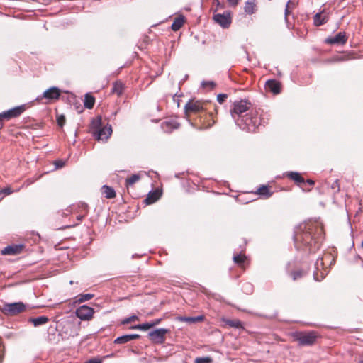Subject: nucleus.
I'll use <instances>...</instances> for the list:
<instances>
[{"label":"nucleus","instance_id":"nucleus-1","mask_svg":"<svg viewBox=\"0 0 363 363\" xmlns=\"http://www.w3.org/2000/svg\"><path fill=\"white\" fill-rule=\"evenodd\" d=\"M236 123L243 130L254 132L260 125V120L255 111L245 114L242 118H238Z\"/></svg>","mask_w":363,"mask_h":363},{"label":"nucleus","instance_id":"nucleus-2","mask_svg":"<svg viewBox=\"0 0 363 363\" xmlns=\"http://www.w3.org/2000/svg\"><path fill=\"white\" fill-rule=\"evenodd\" d=\"M250 104L247 101L241 100L233 104V108L230 110V114L236 121L238 118H242L246 111L250 108Z\"/></svg>","mask_w":363,"mask_h":363},{"label":"nucleus","instance_id":"nucleus-3","mask_svg":"<svg viewBox=\"0 0 363 363\" xmlns=\"http://www.w3.org/2000/svg\"><path fill=\"white\" fill-rule=\"evenodd\" d=\"M26 309V306L22 302H16L12 303H4L2 306L1 311L8 315H17Z\"/></svg>","mask_w":363,"mask_h":363},{"label":"nucleus","instance_id":"nucleus-4","mask_svg":"<svg viewBox=\"0 0 363 363\" xmlns=\"http://www.w3.org/2000/svg\"><path fill=\"white\" fill-rule=\"evenodd\" d=\"M294 336L301 345H313L317 338V335L315 332L297 333Z\"/></svg>","mask_w":363,"mask_h":363},{"label":"nucleus","instance_id":"nucleus-5","mask_svg":"<svg viewBox=\"0 0 363 363\" xmlns=\"http://www.w3.org/2000/svg\"><path fill=\"white\" fill-rule=\"evenodd\" d=\"M94 313V308L83 305L76 310V315L82 320H89L92 318Z\"/></svg>","mask_w":363,"mask_h":363},{"label":"nucleus","instance_id":"nucleus-6","mask_svg":"<svg viewBox=\"0 0 363 363\" xmlns=\"http://www.w3.org/2000/svg\"><path fill=\"white\" fill-rule=\"evenodd\" d=\"M112 131L111 125L108 124L97 130H94L93 135L97 140L106 141L111 135Z\"/></svg>","mask_w":363,"mask_h":363},{"label":"nucleus","instance_id":"nucleus-7","mask_svg":"<svg viewBox=\"0 0 363 363\" xmlns=\"http://www.w3.org/2000/svg\"><path fill=\"white\" fill-rule=\"evenodd\" d=\"M169 333V330L165 328H159L149 333L150 339L155 343H163L164 336Z\"/></svg>","mask_w":363,"mask_h":363},{"label":"nucleus","instance_id":"nucleus-8","mask_svg":"<svg viewBox=\"0 0 363 363\" xmlns=\"http://www.w3.org/2000/svg\"><path fill=\"white\" fill-rule=\"evenodd\" d=\"M213 19L222 28H227L231 23V16L229 12L224 13H217L213 16Z\"/></svg>","mask_w":363,"mask_h":363},{"label":"nucleus","instance_id":"nucleus-9","mask_svg":"<svg viewBox=\"0 0 363 363\" xmlns=\"http://www.w3.org/2000/svg\"><path fill=\"white\" fill-rule=\"evenodd\" d=\"M60 96V91L57 87L53 86L43 92L41 98H45L49 100L58 99ZM40 97H38L37 99L39 100Z\"/></svg>","mask_w":363,"mask_h":363},{"label":"nucleus","instance_id":"nucleus-10","mask_svg":"<svg viewBox=\"0 0 363 363\" xmlns=\"http://www.w3.org/2000/svg\"><path fill=\"white\" fill-rule=\"evenodd\" d=\"M203 109L202 104L199 101H189L184 107L185 113L189 114L190 113L199 112Z\"/></svg>","mask_w":363,"mask_h":363},{"label":"nucleus","instance_id":"nucleus-11","mask_svg":"<svg viewBox=\"0 0 363 363\" xmlns=\"http://www.w3.org/2000/svg\"><path fill=\"white\" fill-rule=\"evenodd\" d=\"M326 43L329 44H345L347 41V37L345 33H339L335 37L326 39Z\"/></svg>","mask_w":363,"mask_h":363},{"label":"nucleus","instance_id":"nucleus-12","mask_svg":"<svg viewBox=\"0 0 363 363\" xmlns=\"http://www.w3.org/2000/svg\"><path fill=\"white\" fill-rule=\"evenodd\" d=\"M23 247V245H12L6 247L2 250L3 255H16L21 252Z\"/></svg>","mask_w":363,"mask_h":363},{"label":"nucleus","instance_id":"nucleus-13","mask_svg":"<svg viewBox=\"0 0 363 363\" xmlns=\"http://www.w3.org/2000/svg\"><path fill=\"white\" fill-rule=\"evenodd\" d=\"M162 128L164 132H171L179 128V123L174 120H169L162 123Z\"/></svg>","mask_w":363,"mask_h":363},{"label":"nucleus","instance_id":"nucleus-14","mask_svg":"<svg viewBox=\"0 0 363 363\" xmlns=\"http://www.w3.org/2000/svg\"><path fill=\"white\" fill-rule=\"evenodd\" d=\"M140 337V335L138 334H130V335H125L121 337H117L114 342L116 344H123L128 342H130L131 340L138 339Z\"/></svg>","mask_w":363,"mask_h":363},{"label":"nucleus","instance_id":"nucleus-15","mask_svg":"<svg viewBox=\"0 0 363 363\" xmlns=\"http://www.w3.org/2000/svg\"><path fill=\"white\" fill-rule=\"evenodd\" d=\"M24 111V106H19L6 111V115L8 116V118L9 120L12 118H16L20 116Z\"/></svg>","mask_w":363,"mask_h":363},{"label":"nucleus","instance_id":"nucleus-16","mask_svg":"<svg viewBox=\"0 0 363 363\" xmlns=\"http://www.w3.org/2000/svg\"><path fill=\"white\" fill-rule=\"evenodd\" d=\"M245 12L247 14H253L256 11V1L248 0L245 2L244 6Z\"/></svg>","mask_w":363,"mask_h":363},{"label":"nucleus","instance_id":"nucleus-17","mask_svg":"<svg viewBox=\"0 0 363 363\" xmlns=\"http://www.w3.org/2000/svg\"><path fill=\"white\" fill-rule=\"evenodd\" d=\"M160 196L161 194L159 191L150 192L147 198L145 199V201L147 204H152L157 201L160 199Z\"/></svg>","mask_w":363,"mask_h":363},{"label":"nucleus","instance_id":"nucleus-18","mask_svg":"<svg viewBox=\"0 0 363 363\" xmlns=\"http://www.w3.org/2000/svg\"><path fill=\"white\" fill-rule=\"evenodd\" d=\"M267 86L268 89L275 94L280 92V84L275 80H268Z\"/></svg>","mask_w":363,"mask_h":363},{"label":"nucleus","instance_id":"nucleus-19","mask_svg":"<svg viewBox=\"0 0 363 363\" xmlns=\"http://www.w3.org/2000/svg\"><path fill=\"white\" fill-rule=\"evenodd\" d=\"M328 21V16L318 13L314 16V24L317 26H321Z\"/></svg>","mask_w":363,"mask_h":363},{"label":"nucleus","instance_id":"nucleus-20","mask_svg":"<svg viewBox=\"0 0 363 363\" xmlns=\"http://www.w3.org/2000/svg\"><path fill=\"white\" fill-rule=\"evenodd\" d=\"M287 177L298 184H301L304 182V179L301 176V174L296 172H287Z\"/></svg>","mask_w":363,"mask_h":363},{"label":"nucleus","instance_id":"nucleus-21","mask_svg":"<svg viewBox=\"0 0 363 363\" xmlns=\"http://www.w3.org/2000/svg\"><path fill=\"white\" fill-rule=\"evenodd\" d=\"M30 321L33 324L35 327H38L47 323L48 318L46 316H40L38 318H30Z\"/></svg>","mask_w":363,"mask_h":363},{"label":"nucleus","instance_id":"nucleus-22","mask_svg":"<svg viewBox=\"0 0 363 363\" xmlns=\"http://www.w3.org/2000/svg\"><path fill=\"white\" fill-rule=\"evenodd\" d=\"M184 23V20L183 17H177L172 24V29L174 31L179 30L183 26Z\"/></svg>","mask_w":363,"mask_h":363},{"label":"nucleus","instance_id":"nucleus-23","mask_svg":"<svg viewBox=\"0 0 363 363\" xmlns=\"http://www.w3.org/2000/svg\"><path fill=\"white\" fill-rule=\"evenodd\" d=\"M103 194L105 195V197L107 199H113L116 196V192L112 187L104 185L102 187Z\"/></svg>","mask_w":363,"mask_h":363},{"label":"nucleus","instance_id":"nucleus-24","mask_svg":"<svg viewBox=\"0 0 363 363\" xmlns=\"http://www.w3.org/2000/svg\"><path fill=\"white\" fill-rule=\"evenodd\" d=\"M102 122H101V117L100 116H97L96 118H94L91 123V129L92 131V133L94 130H97L101 128Z\"/></svg>","mask_w":363,"mask_h":363},{"label":"nucleus","instance_id":"nucleus-25","mask_svg":"<svg viewBox=\"0 0 363 363\" xmlns=\"http://www.w3.org/2000/svg\"><path fill=\"white\" fill-rule=\"evenodd\" d=\"M94 98L89 94H86L84 102V106L86 108L91 109L94 107Z\"/></svg>","mask_w":363,"mask_h":363},{"label":"nucleus","instance_id":"nucleus-26","mask_svg":"<svg viewBox=\"0 0 363 363\" xmlns=\"http://www.w3.org/2000/svg\"><path fill=\"white\" fill-rule=\"evenodd\" d=\"M225 323H226V325H228L230 327H233V328H242V323L238 319L226 320H225Z\"/></svg>","mask_w":363,"mask_h":363},{"label":"nucleus","instance_id":"nucleus-27","mask_svg":"<svg viewBox=\"0 0 363 363\" xmlns=\"http://www.w3.org/2000/svg\"><path fill=\"white\" fill-rule=\"evenodd\" d=\"M151 328H153V325L151 324L150 322L143 324H138L131 327L132 329H137L140 330H147Z\"/></svg>","mask_w":363,"mask_h":363},{"label":"nucleus","instance_id":"nucleus-28","mask_svg":"<svg viewBox=\"0 0 363 363\" xmlns=\"http://www.w3.org/2000/svg\"><path fill=\"white\" fill-rule=\"evenodd\" d=\"M123 86L121 82H116L113 86L112 91L117 95H121L123 92Z\"/></svg>","mask_w":363,"mask_h":363},{"label":"nucleus","instance_id":"nucleus-29","mask_svg":"<svg viewBox=\"0 0 363 363\" xmlns=\"http://www.w3.org/2000/svg\"><path fill=\"white\" fill-rule=\"evenodd\" d=\"M257 194L259 195L265 196L266 197H269L272 194L269 192V190L267 186H262L257 189Z\"/></svg>","mask_w":363,"mask_h":363},{"label":"nucleus","instance_id":"nucleus-30","mask_svg":"<svg viewBox=\"0 0 363 363\" xmlns=\"http://www.w3.org/2000/svg\"><path fill=\"white\" fill-rule=\"evenodd\" d=\"M140 176L138 174H133L129 178L126 179V185H133L136 183L140 179Z\"/></svg>","mask_w":363,"mask_h":363},{"label":"nucleus","instance_id":"nucleus-31","mask_svg":"<svg viewBox=\"0 0 363 363\" xmlns=\"http://www.w3.org/2000/svg\"><path fill=\"white\" fill-rule=\"evenodd\" d=\"M246 257L242 255H236L233 257V261L238 264H242L245 262Z\"/></svg>","mask_w":363,"mask_h":363},{"label":"nucleus","instance_id":"nucleus-32","mask_svg":"<svg viewBox=\"0 0 363 363\" xmlns=\"http://www.w3.org/2000/svg\"><path fill=\"white\" fill-rule=\"evenodd\" d=\"M94 295L91 294H81L79 296V298L77 301L82 303L86 301H89L93 298Z\"/></svg>","mask_w":363,"mask_h":363},{"label":"nucleus","instance_id":"nucleus-33","mask_svg":"<svg viewBox=\"0 0 363 363\" xmlns=\"http://www.w3.org/2000/svg\"><path fill=\"white\" fill-rule=\"evenodd\" d=\"M212 361L210 357H203L196 358L195 363H211Z\"/></svg>","mask_w":363,"mask_h":363},{"label":"nucleus","instance_id":"nucleus-34","mask_svg":"<svg viewBox=\"0 0 363 363\" xmlns=\"http://www.w3.org/2000/svg\"><path fill=\"white\" fill-rule=\"evenodd\" d=\"M201 86L204 88L209 87L213 89L215 86V83L213 81H203L201 83Z\"/></svg>","mask_w":363,"mask_h":363},{"label":"nucleus","instance_id":"nucleus-35","mask_svg":"<svg viewBox=\"0 0 363 363\" xmlns=\"http://www.w3.org/2000/svg\"><path fill=\"white\" fill-rule=\"evenodd\" d=\"M138 320V316L132 315V316L128 317V318H125V320H123L122 321V323L123 324H128V323H131L133 321H135V320Z\"/></svg>","mask_w":363,"mask_h":363},{"label":"nucleus","instance_id":"nucleus-36","mask_svg":"<svg viewBox=\"0 0 363 363\" xmlns=\"http://www.w3.org/2000/svg\"><path fill=\"white\" fill-rule=\"evenodd\" d=\"M178 320L182 322H186L189 323H194V319L193 317H184L181 316L178 318Z\"/></svg>","mask_w":363,"mask_h":363},{"label":"nucleus","instance_id":"nucleus-37","mask_svg":"<svg viewBox=\"0 0 363 363\" xmlns=\"http://www.w3.org/2000/svg\"><path fill=\"white\" fill-rule=\"evenodd\" d=\"M54 165L55 167V169L62 168L65 165V161L59 160L54 162Z\"/></svg>","mask_w":363,"mask_h":363},{"label":"nucleus","instance_id":"nucleus-38","mask_svg":"<svg viewBox=\"0 0 363 363\" xmlns=\"http://www.w3.org/2000/svg\"><path fill=\"white\" fill-rule=\"evenodd\" d=\"M57 124L59 126L62 127L65 123V118L63 115L58 116L57 118Z\"/></svg>","mask_w":363,"mask_h":363},{"label":"nucleus","instance_id":"nucleus-39","mask_svg":"<svg viewBox=\"0 0 363 363\" xmlns=\"http://www.w3.org/2000/svg\"><path fill=\"white\" fill-rule=\"evenodd\" d=\"M293 280H297L303 276L302 271H296L291 274Z\"/></svg>","mask_w":363,"mask_h":363},{"label":"nucleus","instance_id":"nucleus-40","mask_svg":"<svg viewBox=\"0 0 363 363\" xmlns=\"http://www.w3.org/2000/svg\"><path fill=\"white\" fill-rule=\"evenodd\" d=\"M227 98V95L226 94H218V96H217V101L220 103V104H222L225 100V99Z\"/></svg>","mask_w":363,"mask_h":363},{"label":"nucleus","instance_id":"nucleus-41","mask_svg":"<svg viewBox=\"0 0 363 363\" xmlns=\"http://www.w3.org/2000/svg\"><path fill=\"white\" fill-rule=\"evenodd\" d=\"M0 120L3 122L4 120L8 121V116L6 115V111H4L3 113H0Z\"/></svg>","mask_w":363,"mask_h":363},{"label":"nucleus","instance_id":"nucleus-42","mask_svg":"<svg viewBox=\"0 0 363 363\" xmlns=\"http://www.w3.org/2000/svg\"><path fill=\"white\" fill-rule=\"evenodd\" d=\"M289 4H290V1L287 2L286 5V9H285V19H287V16L289 15Z\"/></svg>","mask_w":363,"mask_h":363},{"label":"nucleus","instance_id":"nucleus-43","mask_svg":"<svg viewBox=\"0 0 363 363\" xmlns=\"http://www.w3.org/2000/svg\"><path fill=\"white\" fill-rule=\"evenodd\" d=\"M161 320H162L161 318L155 319V320H152V321L150 322V323H151V324H152V325H153V327H154V326H155V325H157L160 324V322H161Z\"/></svg>","mask_w":363,"mask_h":363},{"label":"nucleus","instance_id":"nucleus-44","mask_svg":"<svg viewBox=\"0 0 363 363\" xmlns=\"http://www.w3.org/2000/svg\"><path fill=\"white\" fill-rule=\"evenodd\" d=\"M1 192L5 194H6V195H9V194H11L12 193V191H11V189L10 188H6V189H3L1 191Z\"/></svg>","mask_w":363,"mask_h":363},{"label":"nucleus","instance_id":"nucleus-45","mask_svg":"<svg viewBox=\"0 0 363 363\" xmlns=\"http://www.w3.org/2000/svg\"><path fill=\"white\" fill-rule=\"evenodd\" d=\"M193 319H194V323L201 321L203 319V316H196V317H193Z\"/></svg>","mask_w":363,"mask_h":363},{"label":"nucleus","instance_id":"nucleus-46","mask_svg":"<svg viewBox=\"0 0 363 363\" xmlns=\"http://www.w3.org/2000/svg\"><path fill=\"white\" fill-rule=\"evenodd\" d=\"M240 0H228V3L232 6H236Z\"/></svg>","mask_w":363,"mask_h":363},{"label":"nucleus","instance_id":"nucleus-47","mask_svg":"<svg viewBox=\"0 0 363 363\" xmlns=\"http://www.w3.org/2000/svg\"><path fill=\"white\" fill-rule=\"evenodd\" d=\"M86 363H101V362L99 361V360L91 359V360H89V362H87Z\"/></svg>","mask_w":363,"mask_h":363},{"label":"nucleus","instance_id":"nucleus-48","mask_svg":"<svg viewBox=\"0 0 363 363\" xmlns=\"http://www.w3.org/2000/svg\"><path fill=\"white\" fill-rule=\"evenodd\" d=\"M307 182H308L309 184H311V185L314 184V182H313V180H310V179H309V180H308V181H307Z\"/></svg>","mask_w":363,"mask_h":363},{"label":"nucleus","instance_id":"nucleus-49","mask_svg":"<svg viewBox=\"0 0 363 363\" xmlns=\"http://www.w3.org/2000/svg\"><path fill=\"white\" fill-rule=\"evenodd\" d=\"M3 127V122L0 120V129Z\"/></svg>","mask_w":363,"mask_h":363},{"label":"nucleus","instance_id":"nucleus-50","mask_svg":"<svg viewBox=\"0 0 363 363\" xmlns=\"http://www.w3.org/2000/svg\"><path fill=\"white\" fill-rule=\"evenodd\" d=\"M317 274H314V279L317 281H320L318 278H317Z\"/></svg>","mask_w":363,"mask_h":363},{"label":"nucleus","instance_id":"nucleus-51","mask_svg":"<svg viewBox=\"0 0 363 363\" xmlns=\"http://www.w3.org/2000/svg\"><path fill=\"white\" fill-rule=\"evenodd\" d=\"M304 242L306 245H311L309 242H308L306 240H304Z\"/></svg>","mask_w":363,"mask_h":363},{"label":"nucleus","instance_id":"nucleus-52","mask_svg":"<svg viewBox=\"0 0 363 363\" xmlns=\"http://www.w3.org/2000/svg\"><path fill=\"white\" fill-rule=\"evenodd\" d=\"M359 363H363V360H362V361H361V362H359Z\"/></svg>","mask_w":363,"mask_h":363}]
</instances>
